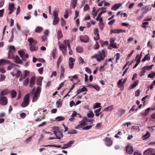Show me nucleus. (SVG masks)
Returning a JSON list of instances; mask_svg holds the SVG:
<instances>
[{
	"label": "nucleus",
	"instance_id": "nucleus-54",
	"mask_svg": "<svg viewBox=\"0 0 155 155\" xmlns=\"http://www.w3.org/2000/svg\"><path fill=\"white\" fill-rule=\"evenodd\" d=\"M41 87H38L37 88L35 93L40 95V92H41Z\"/></svg>",
	"mask_w": 155,
	"mask_h": 155
},
{
	"label": "nucleus",
	"instance_id": "nucleus-14",
	"mask_svg": "<svg viewBox=\"0 0 155 155\" xmlns=\"http://www.w3.org/2000/svg\"><path fill=\"white\" fill-rule=\"evenodd\" d=\"M105 144L107 146H110L112 145V141L110 138L106 137L105 138Z\"/></svg>",
	"mask_w": 155,
	"mask_h": 155
},
{
	"label": "nucleus",
	"instance_id": "nucleus-34",
	"mask_svg": "<svg viewBox=\"0 0 155 155\" xmlns=\"http://www.w3.org/2000/svg\"><path fill=\"white\" fill-rule=\"evenodd\" d=\"M40 95L35 93L34 97L33 98L32 101L35 102L38 100V97H39Z\"/></svg>",
	"mask_w": 155,
	"mask_h": 155
},
{
	"label": "nucleus",
	"instance_id": "nucleus-31",
	"mask_svg": "<svg viewBox=\"0 0 155 155\" xmlns=\"http://www.w3.org/2000/svg\"><path fill=\"white\" fill-rule=\"evenodd\" d=\"M69 78H71L70 79V81L72 82H74V80H77L78 78V77L76 74L74 75L73 77H71V76L69 77Z\"/></svg>",
	"mask_w": 155,
	"mask_h": 155
},
{
	"label": "nucleus",
	"instance_id": "nucleus-30",
	"mask_svg": "<svg viewBox=\"0 0 155 155\" xmlns=\"http://www.w3.org/2000/svg\"><path fill=\"white\" fill-rule=\"evenodd\" d=\"M59 21V19L58 17L54 18L53 21V24L54 25H56L58 24Z\"/></svg>",
	"mask_w": 155,
	"mask_h": 155
},
{
	"label": "nucleus",
	"instance_id": "nucleus-43",
	"mask_svg": "<svg viewBox=\"0 0 155 155\" xmlns=\"http://www.w3.org/2000/svg\"><path fill=\"white\" fill-rule=\"evenodd\" d=\"M71 12V10H67V11L65 12V14H64V18H65L66 19L68 17V14L69 13V12L70 13Z\"/></svg>",
	"mask_w": 155,
	"mask_h": 155
},
{
	"label": "nucleus",
	"instance_id": "nucleus-32",
	"mask_svg": "<svg viewBox=\"0 0 155 155\" xmlns=\"http://www.w3.org/2000/svg\"><path fill=\"white\" fill-rule=\"evenodd\" d=\"M150 57L149 54H147L146 56L142 59V61L144 62L146 60H150Z\"/></svg>",
	"mask_w": 155,
	"mask_h": 155
},
{
	"label": "nucleus",
	"instance_id": "nucleus-46",
	"mask_svg": "<svg viewBox=\"0 0 155 155\" xmlns=\"http://www.w3.org/2000/svg\"><path fill=\"white\" fill-rule=\"evenodd\" d=\"M74 142V140H71L68 143L66 144H64V145L65 146H67L68 147H70L71 146V145Z\"/></svg>",
	"mask_w": 155,
	"mask_h": 155
},
{
	"label": "nucleus",
	"instance_id": "nucleus-8",
	"mask_svg": "<svg viewBox=\"0 0 155 155\" xmlns=\"http://www.w3.org/2000/svg\"><path fill=\"white\" fill-rule=\"evenodd\" d=\"M151 9V7L150 6H146L143 7L142 9L143 14H146L149 12Z\"/></svg>",
	"mask_w": 155,
	"mask_h": 155
},
{
	"label": "nucleus",
	"instance_id": "nucleus-28",
	"mask_svg": "<svg viewBox=\"0 0 155 155\" xmlns=\"http://www.w3.org/2000/svg\"><path fill=\"white\" fill-rule=\"evenodd\" d=\"M68 133L69 134H74L77 133L76 130L73 129H69Z\"/></svg>",
	"mask_w": 155,
	"mask_h": 155
},
{
	"label": "nucleus",
	"instance_id": "nucleus-15",
	"mask_svg": "<svg viewBox=\"0 0 155 155\" xmlns=\"http://www.w3.org/2000/svg\"><path fill=\"white\" fill-rule=\"evenodd\" d=\"M18 54L20 55V56L21 58L23 60L25 61H26V58H24L25 53L22 51H18Z\"/></svg>",
	"mask_w": 155,
	"mask_h": 155
},
{
	"label": "nucleus",
	"instance_id": "nucleus-47",
	"mask_svg": "<svg viewBox=\"0 0 155 155\" xmlns=\"http://www.w3.org/2000/svg\"><path fill=\"white\" fill-rule=\"evenodd\" d=\"M21 72L20 70H18L17 71V72L16 74V77L17 78H18L21 76L20 74H21Z\"/></svg>",
	"mask_w": 155,
	"mask_h": 155
},
{
	"label": "nucleus",
	"instance_id": "nucleus-36",
	"mask_svg": "<svg viewBox=\"0 0 155 155\" xmlns=\"http://www.w3.org/2000/svg\"><path fill=\"white\" fill-rule=\"evenodd\" d=\"M62 100L59 99L57 102L56 104L58 107H60L62 106Z\"/></svg>",
	"mask_w": 155,
	"mask_h": 155
},
{
	"label": "nucleus",
	"instance_id": "nucleus-22",
	"mask_svg": "<svg viewBox=\"0 0 155 155\" xmlns=\"http://www.w3.org/2000/svg\"><path fill=\"white\" fill-rule=\"evenodd\" d=\"M99 43L101 44L102 46H103L104 45L107 46L109 44V42L108 41H106L104 42L103 41L101 40L100 41Z\"/></svg>",
	"mask_w": 155,
	"mask_h": 155
},
{
	"label": "nucleus",
	"instance_id": "nucleus-6",
	"mask_svg": "<svg viewBox=\"0 0 155 155\" xmlns=\"http://www.w3.org/2000/svg\"><path fill=\"white\" fill-rule=\"evenodd\" d=\"M126 153L128 154H132L134 151L133 147L130 144L127 145L126 147Z\"/></svg>",
	"mask_w": 155,
	"mask_h": 155
},
{
	"label": "nucleus",
	"instance_id": "nucleus-55",
	"mask_svg": "<svg viewBox=\"0 0 155 155\" xmlns=\"http://www.w3.org/2000/svg\"><path fill=\"white\" fill-rule=\"evenodd\" d=\"M113 105H111L107 107V111H110L113 109Z\"/></svg>",
	"mask_w": 155,
	"mask_h": 155
},
{
	"label": "nucleus",
	"instance_id": "nucleus-5",
	"mask_svg": "<svg viewBox=\"0 0 155 155\" xmlns=\"http://www.w3.org/2000/svg\"><path fill=\"white\" fill-rule=\"evenodd\" d=\"M79 39L82 42L87 43L89 41V37L87 35H81L80 36Z\"/></svg>",
	"mask_w": 155,
	"mask_h": 155
},
{
	"label": "nucleus",
	"instance_id": "nucleus-26",
	"mask_svg": "<svg viewBox=\"0 0 155 155\" xmlns=\"http://www.w3.org/2000/svg\"><path fill=\"white\" fill-rule=\"evenodd\" d=\"M101 108H100L94 111V113L95 114V115L97 117H98L101 114V112H100Z\"/></svg>",
	"mask_w": 155,
	"mask_h": 155
},
{
	"label": "nucleus",
	"instance_id": "nucleus-64",
	"mask_svg": "<svg viewBox=\"0 0 155 155\" xmlns=\"http://www.w3.org/2000/svg\"><path fill=\"white\" fill-rule=\"evenodd\" d=\"M85 70L88 73L91 74V70L87 67H86L85 68Z\"/></svg>",
	"mask_w": 155,
	"mask_h": 155
},
{
	"label": "nucleus",
	"instance_id": "nucleus-10",
	"mask_svg": "<svg viewBox=\"0 0 155 155\" xmlns=\"http://www.w3.org/2000/svg\"><path fill=\"white\" fill-rule=\"evenodd\" d=\"M10 61L7 60L3 59L0 60V67L9 63Z\"/></svg>",
	"mask_w": 155,
	"mask_h": 155
},
{
	"label": "nucleus",
	"instance_id": "nucleus-1",
	"mask_svg": "<svg viewBox=\"0 0 155 155\" xmlns=\"http://www.w3.org/2000/svg\"><path fill=\"white\" fill-rule=\"evenodd\" d=\"M105 57V50L103 49L98 51L97 54L92 56L91 57V58H95L97 61L100 62L104 60Z\"/></svg>",
	"mask_w": 155,
	"mask_h": 155
},
{
	"label": "nucleus",
	"instance_id": "nucleus-48",
	"mask_svg": "<svg viewBox=\"0 0 155 155\" xmlns=\"http://www.w3.org/2000/svg\"><path fill=\"white\" fill-rule=\"evenodd\" d=\"M101 107V103H96L95 105L93 106V108L94 109H95V108L100 107Z\"/></svg>",
	"mask_w": 155,
	"mask_h": 155
},
{
	"label": "nucleus",
	"instance_id": "nucleus-18",
	"mask_svg": "<svg viewBox=\"0 0 155 155\" xmlns=\"http://www.w3.org/2000/svg\"><path fill=\"white\" fill-rule=\"evenodd\" d=\"M153 149H147L145 151L144 153L143 154L144 155H152V150Z\"/></svg>",
	"mask_w": 155,
	"mask_h": 155
},
{
	"label": "nucleus",
	"instance_id": "nucleus-33",
	"mask_svg": "<svg viewBox=\"0 0 155 155\" xmlns=\"http://www.w3.org/2000/svg\"><path fill=\"white\" fill-rule=\"evenodd\" d=\"M125 112V110L121 109L119 110L117 112V114L118 115L121 116L122 114H124Z\"/></svg>",
	"mask_w": 155,
	"mask_h": 155
},
{
	"label": "nucleus",
	"instance_id": "nucleus-63",
	"mask_svg": "<svg viewBox=\"0 0 155 155\" xmlns=\"http://www.w3.org/2000/svg\"><path fill=\"white\" fill-rule=\"evenodd\" d=\"M65 71L64 68L62 65L61 66L60 72L61 73H64Z\"/></svg>",
	"mask_w": 155,
	"mask_h": 155
},
{
	"label": "nucleus",
	"instance_id": "nucleus-57",
	"mask_svg": "<svg viewBox=\"0 0 155 155\" xmlns=\"http://www.w3.org/2000/svg\"><path fill=\"white\" fill-rule=\"evenodd\" d=\"M149 24V22H143L142 23V27L144 28H146L147 27L146 26Z\"/></svg>",
	"mask_w": 155,
	"mask_h": 155
},
{
	"label": "nucleus",
	"instance_id": "nucleus-61",
	"mask_svg": "<svg viewBox=\"0 0 155 155\" xmlns=\"http://www.w3.org/2000/svg\"><path fill=\"white\" fill-rule=\"evenodd\" d=\"M110 33H114L118 34V29H115V30L111 29L110 31Z\"/></svg>",
	"mask_w": 155,
	"mask_h": 155
},
{
	"label": "nucleus",
	"instance_id": "nucleus-24",
	"mask_svg": "<svg viewBox=\"0 0 155 155\" xmlns=\"http://www.w3.org/2000/svg\"><path fill=\"white\" fill-rule=\"evenodd\" d=\"M58 39V40L61 39L63 37V35L60 29L58 30L57 33Z\"/></svg>",
	"mask_w": 155,
	"mask_h": 155
},
{
	"label": "nucleus",
	"instance_id": "nucleus-45",
	"mask_svg": "<svg viewBox=\"0 0 155 155\" xmlns=\"http://www.w3.org/2000/svg\"><path fill=\"white\" fill-rule=\"evenodd\" d=\"M146 70L145 69V68H144L143 67L142 68V70L140 73V76H141L144 75L145 73L146 72Z\"/></svg>",
	"mask_w": 155,
	"mask_h": 155
},
{
	"label": "nucleus",
	"instance_id": "nucleus-37",
	"mask_svg": "<svg viewBox=\"0 0 155 155\" xmlns=\"http://www.w3.org/2000/svg\"><path fill=\"white\" fill-rule=\"evenodd\" d=\"M150 134L149 132L147 131V132L146 134L143 136V139H146L149 138L150 137Z\"/></svg>",
	"mask_w": 155,
	"mask_h": 155
},
{
	"label": "nucleus",
	"instance_id": "nucleus-40",
	"mask_svg": "<svg viewBox=\"0 0 155 155\" xmlns=\"http://www.w3.org/2000/svg\"><path fill=\"white\" fill-rule=\"evenodd\" d=\"M123 134L122 132L121 131H119L118 132L117 134H116L114 136V137L115 138H119L120 139H121V138L119 136H118V135H122Z\"/></svg>",
	"mask_w": 155,
	"mask_h": 155
},
{
	"label": "nucleus",
	"instance_id": "nucleus-3",
	"mask_svg": "<svg viewBox=\"0 0 155 155\" xmlns=\"http://www.w3.org/2000/svg\"><path fill=\"white\" fill-rule=\"evenodd\" d=\"M59 128L58 127H54L53 132L54 134L56 135V137H50L49 138V140H53L54 139H60L62 138L63 135L62 133L59 130Z\"/></svg>",
	"mask_w": 155,
	"mask_h": 155
},
{
	"label": "nucleus",
	"instance_id": "nucleus-27",
	"mask_svg": "<svg viewBox=\"0 0 155 155\" xmlns=\"http://www.w3.org/2000/svg\"><path fill=\"white\" fill-rule=\"evenodd\" d=\"M43 30L42 28L38 26L36 27L35 30V32L36 33H40Z\"/></svg>",
	"mask_w": 155,
	"mask_h": 155
},
{
	"label": "nucleus",
	"instance_id": "nucleus-21",
	"mask_svg": "<svg viewBox=\"0 0 155 155\" xmlns=\"http://www.w3.org/2000/svg\"><path fill=\"white\" fill-rule=\"evenodd\" d=\"M77 0H71V6L73 8H74L77 3Z\"/></svg>",
	"mask_w": 155,
	"mask_h": 155
},
{
	"label": "nucleus",
	"instance_id": "nucleus-52",
	"mask_svg": "<svg viewBox=\"0 0 155 155\" xmlns=\"http://www.w3.org/2000/svg\"><path fill=\"white\" fill-rule=\"evenodd\" d=\"M110 46L114 48H117L118 47L117 46V44L116 43H110Z\"/></svg>",
	"mask_w": 155,
	"mask_h": 155
},
{
	"label": "nucleus",
	"instance_id": "nucleus-17",
	"mask_svg": "<svg viewBox=\"0 0 155 155\" xmlns=\"http://www.w3.org/2000/svg\"><path fill=\"white\" fill-rule=\"evenodd\" d=\"M121 4H117L114 5V6L111 8V9L112 10L116 11L117 9H118L121 6Z\"/></svg>",
	"mask_w": 155,
	"mask_h": 155
},
{
	"label": "nucleus",
	"instance_id": "nucleus-39",
	"mask_svg": "<svg viewBox=\"0 0 155 155\" xmlns=\"http://www.w3.org/2000/svg\"><path fill=\"white\" fill-rule=\"evenodd\" d=\"M29 81V79L28 78H27L23 82V85L25 86H27L28 85Z\"/></svg>",
	"mask_w": 155,
	"mask_h": 155
},
{
	"label": "nucleus",
	"instance_id": "nucleus-44",
	"mask_svg": "<svg viewBox=\"0 0 155 155\" xmlns=\"http://www.w3.org/2000/svg\"><path fill=\"white\" fill-rule=\"evenodd\" d=\"M136 87V81H134V84L130 85V86L128 87V90H130L133 89Z\"/></svg>",
	"mask_w": 155,
	"mask_h": 155
},
{
	"label": "nucleus",
	"instance_id": "nucleus-59",
	"mask_svg": "<svg viewBox=\"0 0 155 155\" xmlns=\"http://www.w3.org/2000/svg\"><path fill=\"white\" fill-rule=\"evenodd\" d=\"M152 17L150 16H148L147 17L145 18V19H144V21H150L152 19Z\"/></svg>",
	"mask_w": 155,
	"mask_h": 155
},
{
	"label": "nucleus",
	"instance_id": "nucleus-23",
	"mask_svg": "<svg viewBox=\"0 0 155 155\" xmlns=\"http://www.w3.org/2000/svg\"><path fill=\"white\" fill-rule=\"evenodd\" d=\"M83 48L81 46H77L76 48V51L77 52L81 53L83 52Z\"/></svg>",
	"mask_w": 155,
	"mask_h": 155
},
{
	"label": "nucleus",
	"instance_id": "nucleus-49",
	"mask_svg": "<svg viewBox=\"0 0 155 155\" xmlns=\"http://www.w3.org/2000/svg\"><path fill=\"white\" fill-rule=\"evenodd\" d=\"M30 73V72L29 71L27 70H25L24 71V74L23 75L24 77H25V78L29 75Z\"/></svg>",
	"mask_w": 155,
	"mask_h": 155
},
{
	"label": "nucleus",
	"instance_id": "nucleus-53",
	"mask_svg": "<svg viewBox=\"0 0 155 155\" xmlns=\"http://www.w3.org/2000/svg\"><path fill=\"white\" fill-rule=\"evenodd\" d=\"M87 116L89 118H93L94 116V114L92 111H91L87 114Z\"/></svg>",
	"mask_w": 155,
	"mask_h": 155
},
{
	"label": "nucleus",
	"instance_id": "nucleus-2",
	"mask_svg": "<svg viewBox=\"0 0 155 155\" xmlns=\"http://www.w3.org/2000/svg\"><path fill=\"white\" fill-rule=\"evenodd\" d=\"M28 41L29 43L30 49L31 51H35L38 50V47L35 45L37 43V41L32 38H29Z\"/></svg>",
	"mask_w": 155,
	"mask_h": 155
},
{
	"label": "nucleus",
	"instance_id": "nucleus-50",
	"mask_svg": "<svg viewBox=\"0 0 155 155\" xmlns=\"http://www.w3.org/2000/svg\"><path fill=\"white\" fill-rule=\"evenodd\" d=\"M155 76V72L151 73L149 74L148 75V77L150 78H153Z\"/></svg>",
	"mask_w": 155,
	"mask_h": 155
},
{
	"label": "nucleus",
	"instance_id": "nucleus-13",
	"mask_svg": "<svg viewBox=\"0 0 155 155\" xmlns=\"http://www.w3.org/2000/svg\"><path fill=\"white\" fill-rule=\"evenodd\" d=\"M36 78L35 76H32L30 80L29 86L31 87H33L34 85L35 84V81Z\"/></svg>",
	"mask_w": 155,
	"mask_h": 155
},
{
	"label": "nucleus",
	"instance_id": "nucleus-4",
	"mask_svg": "<svg viewBox=\"0 0 155 155\" xmlns=\"http://www.w3.org/2000/svg\"><path fill=\"white\" fill-rule=\"evenodd\" d=\"M29 94H27L25 97L23 101L21 104L22 107H25L27 106L29 103Z\"/></svg>",
	"mask_w": 155,
	"mask_h": 155
},
{
	"label": "nucleus",
	"instance_id": "nucleus-20",
	"mask_svg": "<svg viewBox=\"0 0 155 155\" xmlns=\"http://www.w3.org/2000/svg\"><path fill=\"white\" fill-rule=\"evenodd\" d=\"M12 98H14L16 97L17 95V92L14 90H12L9 92Z\"/></svg>",
	"mask_w": 155,
	"mask_h": 155
},
{
	"label": "nucleus",
	"instance_id": "nucleus-42",
	"mask_svg": "<svg viewBox=\"0 0 155 155\" xmlns=\"http://www.w3.org/2000/svg\"><path fill=\"white\" fill-rule=\"evenodd\" d=\"M55 119L57 120L58 121H59L62 120H64L65 119V118L64 117H63L62 116H60L56 117L55 118Z\"/></svg>",
	"mask_w": 155,
	"mask_h": 155
},
{
	"label": "nucleus",
	"instance_id": "nucleus-7",
	"mask_svg": "<svg viewBox=\"0 0 155 155\" xmlns=\"http://www.w3.org/2000/svg\"><path fill=\"white\" fill-rule=\"evenodd\" d=\"M8 102L7 97L0 96V104L3 105H6Z\"/></svg>",
	"mask_w": 155,
	"mask_h": 155
},
{
	"label": "nucleus",
	"instance_id": "nucleus-41",
	"mask_svg": "<svg viewBox=\"0 0 155 155\" xmlns=\"http://www.w3.org/2000/svg\"><path fill=\"white\" fill-rule=\"evenodd\" d=\"M14 7V3H12L11 4H9V7H8V10L12 11L13 10V9Z\"/></svg>",
	"mask_w": 155,
	"mask_h": 155
},
{
	"label": "nucleus",
	"instance_id": "nucleus-16",
	"mask_svg": "<svg viewBox=\"0 0 155 155\" xmlns=\"http://www.w3.org/2000/svg\"><path fill=\"white\" fill-rule=\"evenodd\" d=\"M154 109L152 108H148L143 113V116L146 115L148 114L150 111H152Z\"/></svg>",
	"mask_w": 155,
	"mask_h": 155
},
{
	"label": "nucleus",
	"instance_id": "nucleus-60",
	"mask_svg": "<svg viewBox=\"0 0 155 155\" xmlns=\"http://www.w3.org/2000/svg\"><path fill=\"white\" fill-rule=\"evenodd\" d=\"M90 86H91V87H93L95 89H96L97 91H99V87L97 85H91Z\"/></svg>",
	"mask_w": 155,
	"mask_h": 155
},
{
	"label": "nucleus",
	"instance_id": "nucleus-12",
	"mask_svg": "<svg viewBox=\"0 0 155 155\" xmlns=\"http://www.w3.org/2000/svg\"><path fill=\"white\" fill-rule=\"evenodd\" d=\"M13 59H14V62L16 63L21 64L22 63V61L18 55H16L15 57L14 56Z\"/></svg>",
	"mask_w": 155,
	"mask_h": 155
},
{
	"label": "nucleus",
	"instance_id": "nucleus-58",
	"mask_svg": "<svg viewBox=\"0 0 155 155\" xmlns=\"http://www.w3.org/2000/svg\"><path fill=\"white\" fill-rule=\"evenodd\" d=\"M0 76V81L1 82L5 80V75L3 74H1Z\"/></svg>",
	"mask_w": 155,
	"mask_h": 155
},
{
	"label": "nucleus",
	"instance_id": "nucleus-9",
	"mask_svg": "<svg viewBox=\"0 0 155 155\" xmlns=\"http://www.w3.org/2000/svg\"><path fill=\"white\" fill-rule=\"evenodd\" d=\"M58 45L60 50L62 51L63 54H64V52L63 51V50H64L65 51H66L67 48V45L63 44H60L59 43Z\"/></svg>",
	"mask_w": 155,
	"mask_h": 155
},
{
	"label": "nucleus",
	"instance_id": "nucleus-19",
	"mask_svg": "<svg viewBox=\"0 0 155 155\" xmlns=\"http://www.w3.org/2000/svg\"><path fill=\"white\" fill-rule=\"evenodd\" d=\"M84 91H87V89L86 88L84 87H83L81 89H80L77 91V95L80 93L81 92H84Z\"/></svg>",
	"mask_w": 155,
	"mask_h": 155
},
{
	"label": "nucleus",
	"instance_id": "nucleus-62",
	"mask_svg": "<svg viewBox=\"0 0 155 155\" xmlns=\"http://www.w3.org/2000/svg\"><path fill=\"white\" fill-rule=\"evenodd\" d=\"M61 25L62 26H64L65 25L66 23H65V20L63 18H62L61 19Z\"/></svg>",
	"mask_w": 155,
	"mask_h": 155
},
{
	"label": "nucleus",
	"instance_id": "nucleus-35",
	"mask_svg": "<svg viewBox=\"0 0 155 155\" xmlns=\"http://www.w3.org/2000/svg\"><path fill=\"white\" fill-rule=\"evenodd\" d=\"M9 51H11L12 52L14 53L15 51V47L13 46H10L9 47Z\"/></svg>",
	"mask_w": 155,
	"mask_h": 155
},
{
	"label": "nucleus",
	"instance_id": "nucleus-25",
	"mask_svg": "<svg viewBox=\"0 0 155 155\" xmlns=\"http://www.w3.org/2000/svg\"><path fill=\"white\" fill-rule=\"evenodd\" d=\"M14 53L12 52L11 51H8V58L10 59H12L14 58Z\"/></svg>",
	"mask_w": 155,
	"mask_h": 155
},
{
	"label": "nucleus",
	"instance_id": "nucleus-51",
	"mask_svg": "<svg viewBox=\"0 0 155 155\" xmlns=\"http://www.w3.org/2000/svg\"><path fill=\"white\" fill-rule=\"evenodd\" d=\"M99 47V46L98 43L97 42H96L95 45L93 47V49L96 50L98 49Z\"/></svg>",
	"mask_w": 155,
	"mask_h": 155
},
{
	"label": "nucleus",
	"instance_id": "nucleus-56",
	"mask_svg": "<svg viewBox=\"0 0 155 155\" xmlns=\"http://www.w3.org/2000/svg\"><path fill=\"white\" fill-rule=\"evenodd\" d=\"M92 125H90L89 126H86L82 127V129L83 130H88L91 128L92 127Z\"/></svg>",
	"mask_w": 155,
	"mask_h": 155
},
{
	"label": "nucleus",
	"instance_id": "nucleus-29",
	"mask_svg": "<svg viewBox=\"0 0 155 155\" xmlns=\"http://www.w3.org/2000/svg\"><path fill=\"white\" fill-rule=\"evenodd\" d=\"M58 8H56L54 11L53 12V15L54 18L58 17Z\"/></svg>",
	"mask_w": 155,
	"mask_h": 155
},
{
	"label": "nucleus",
	"instance_id": "nucleus-38",
	"mask_svg": "<svg viewBox=\"0 0 155 155\" xmlns=\"http://www.w3.org/2000/svg\"><path fill=\"white\" fill-rule=\"evenodd\" d=\"M123 81H122V80H120L117 84L118 86V87H121L123 86Z\"/></svg>",
	"mask_w": 155,
	"mask_h": 155
},
{
	"label": "nucleus",
	"instance_id": "nucleus-11",
	"mask_svg": "<svg viewBox=\"0 0 155 155\" xmlns=\"http://www.w3.org/2000/svg\"><path fill=\"white\" fill-rule=\"evenodd\" d=\"M9 92L8 90L7 89L2 90L0 93V96L5 97L4 96L8 94Z\"/></svg>",
	"mask_w": 155,
	"mask_h": 155
}]
</instances>
